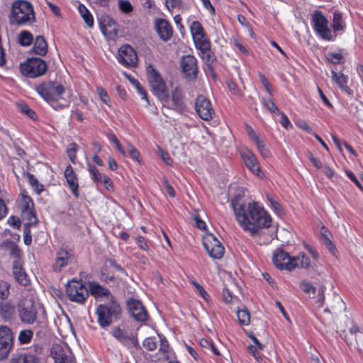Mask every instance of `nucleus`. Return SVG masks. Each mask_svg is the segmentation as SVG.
Masks as SVG:
<instances>
[{
  "label": "nucleus",
  "mask_w": 363,
  "mask_h": 363,
  "mask_svg": "<svg viewBox=\"0 0 363 363\" xmlns=\"http://www.w3.org/2000/svg\"><path fill=\"white\" fill-rule=\"evenodd\" d=\"M118 61L126 67L136 66L138 56L134 49L129 45H123L118 49Z\"/></svg>",
  "instance_id": "14"
},
{
  "label": "nucleus",
  "mask_w": 363,
  "mask_h": 363,
  "mask_svg": "<svg viewBox=\"0 0 363 363\" xmlns=\"http://www.w3.org/2000/svg\"><path fill=\"white\" fill-rule=\"evenodd\" d=\"M195 110L199 116L203 121H209L215 114L211 101L203 95L197 96L195 102Z\"/></svg>",
  "instance_id": "13"
},
{
  "label": "nucleus",
  "mask_w": 363,
  "mask_h": 363,
  "mask_svg": "<svg viewBox=\"0 0 363 363\" xmlns=\"http://www.w3.org/2000/svg\"><path fill=\"white\" fill-rule=\"evenodd\" d=\"M118 6L121 12L124 13H129L133 10V6L128 0H119Z\"/></svg>",
  "instance_id": "50"
},
{
  "label": "nucleus",
  "mask_w": 363,
  "mask_h": 363,
  "mask_svg": "<svg viewBox=\"0 0 363 363\" xmlns=\"http://www.w3.org/2000/svg\"><path fill=\"white\" fill-rule=\"evenodd\" d=\"M346 28V23L342 18V14L339 11L333 12L332 31L337 35V33H343Z\"/></svg>",
  "instance_id": "30"
},
{
  "label": "nucleus",
  "mask_w": 363,
  "mask_h": 363,
  "mask_svg": "<svg viewBox=\"0 0 363 363\" xmlns=\"http://www.w3.org/2000/svg\"><path fill=\"white\" fill-rule=\"evenodd\" d=\"M347 52L345 50H340L339 52H329L325 55L328 62L333 65L343 64L345 62Z\"/></svg>",
  "instance_id": "33"
},
{
  "label": "nucleus",
  "mask_w": 363,
  "mask_h": 363,
  "mask_svg": "<svg viewBox=\"0 0 363 363\" xmlns=\"http://www.w3.org/2000/svg\"><path fill=\"white\" fill-rule=\"evenodd\" d=\"M267 199L269 202V206L279 215L284 213V209L275 200L272 194H267Z\"/></svg>",
  "instance_id": "46"
},
{
  "label": "nucleus",
  "mask_w": 363,
  "mask_h": 363,
  "mask_svg": "<svg viewBox=\"0 0 363 363\" xmlns=\"http://www.w3.org/2000/svg\"><path fill=\"white\" fill-rule=\"evenodd\" d=\"M147 76L152 93L163 103L164 105L170 106L169 96L166 83L158 71L149 65L147 68Z\"/></svg>",
  "instance_id": "5"
},
{
  "label": "nucleus",
  "mask_w": 363,
  "mask_h": 363,
  "mask_svg": "<svg viewBox=\"0 0 363 363\" xmlns=\"http://www.w3.org/2000/svg\"><path fill=\"white\" fill-rule=\"evenodd\" d=\"M255 144L257 150L263 158H269L271 157V152L266 147L264 141L262 139L255 143Z\"/></svg>",
  "instance_id": "49"
},
{
  "label": "nucleus",
  "mask_w": 363,
  "mask_h": 363,
  "mask_svg": "<svg viewBox=\"0 0 363 363\" xmlns=\"http://www.w3.org/2000/svg\"><path fill=\"white\" fill-rule=\"evenodd\" d=\"M3 247L5 248L11 257L13 259V261H22V252L14 242H5L3 244Z\"/></svg>",
  "instance_id": "32"
},
{
  "label": "nucleus",
  "mask_w": 363,
  "mask_h": 363,
  "mask_svg": "<svg viewBox=\"0 0 363 363\" xmlns=\"http://www.w3.org/2000/svg\"><path fill=\"white\" fill-rule=\"evenodd\" d=\"M126 304L131 315L137 321L145 322L147 320V312L140 301L130 298L127 301Z\"/></svg>",
  "instance_id": "18"
},
{
  "label": "nucleus",
  "mask_w": 363,
  "mask_h": 363,
  "mask_svg": "<svg viewBox=\"0 0 363 363\" xmlns=\"http://www.w3.org/2000/svg\"><path fill=\"white\" fill-rule=\"evenodd\" d=\"M188 21L189 22V30L192 38L206 33L202 24L199 21H193L190 22V18Z\"/></svg>",
  "instance_id": "41"
},
{
  "label": "nucleus",
  "mask_w": 363,
  "mask_h": 363,
  "mask_svg": "<svg viewBox=\"0 0 363 363\" xmlns=\"http://www.w3.org/2000/svg\"><path fill=\"white\" fill-rule=\"evenodd\" d=\"M13 333L10 328L0 326V360L9 356L13 346Z\"/></svg>",
  "instance_id": "12"
},
{
  "label": "nucleus",
  "mask_w": 363,
  "mask_h": 363,
  "mask_svg": "<svg viewBox=\"0 0 363 363\" xmlns=\"http://www.w3.org/2000/svg\"><path fill=\"white\" fill-rule=\"evenodd\" d=\"M65 177L68 186L75 197H79L78 179L71 165L67 166L65 170Z\"/></svg>",
  "instance_id": "24"
},
{
  "label": "nucleus",
  "mask_w": 363,
  "mask_h": 363,
  "mask_svg": "<svg viewBox=\"0 0 363 363\" xmlns=\"http://www.w3.org/2000/svg\"><path fill=\"white\" fill-rule=\"evenodd\" d=\"M154 26L157 35L162 40L167 42L172 38L173 29L169 22L166 19H155Z\"/></svg>",
  "instance_id": "19"
},
{
  "label": "nucleus",
  "mask_w": 363,
  "mask_h": 363,
  "mask_svg": "<svg viewBox=\"0 0 363 363\" xmlns=\"http://www.w3.org/2000/svg\"><path fill=\"white\" fill-rule=\"evenodd\" d=\"M109 140L110 142L113 143L115 145H116V149L123 155V156H126V154H125V150L123 149V147H121L120 143H119V140H118V138H116V136L115 135H111L109 138Z\"/></svg>",
  "instance_id": "58"
},
{
  "label": "nucleus",
  "mask_w": 363,
  "mask_h": 363,
  "mask_svg": "<svg viewBox=\"0 0 363 363\" xmlns=\"http://www.w3.org/2000/svg\"><path fill=\"white\" fill-rule=\"evenodd\" d=\"M9 363H40V359L35 354L22 353L13 355Z\"/></svg>",
  "instance_id": "29"
},
{
  "label": "nucleus",
  "mask_w": 363,
  "mask_h": 363,
  "mask_svg": "<svg viewBox=\"0 0 363 363\" xmlns=\"http://www.w3.org/2000/svg\"><path fill=\"white\" fill-rule=\"evenodd\" d=\"M262 104L272 113H280V111L271 98H262Z\"/></svg>",
  "instance_id": "47"
},
{
  "label": "nucleus",
  "mask_w": 363,
  "mask_h": 363,
  "mask_svg": "<svg viewBox=\"0 0 363 363\" xmlns=\"http://www.w3.org/2000/svg\"><path fill=\"white\" fill-rule=\"evenodd\" d=\"M71 253L64 248H60L57 252L55 259V262L53 264V269L55 271H61V269L66 267L71 260Z\"/></svg>",
  "instance_id": "25"
},
{
  "label": "nucleus",
  "mask_w": 363,
  "mask_h": 363,
  "mask_svg": "<svg viewBox=\"0 0 363 363\" xmlns=\"http://www.w3.org/2000/svg\"><path fill=\"white\" fill-rule=\"evenodd\" d=\"M67 294L72 301L82 303L89 296V292L84 284L72 280L67 284Z\"/></svg>",
  "instance_id": "10"
},
{
  "label": "nucleus",
  "mask_w": 363,
  "mask_h": 363,
  "mask_svg": "<svg viewBox=\"0 0 363 363\" xmlns=\"http://www.w3.org/2000/svg\"><path fill=\"white\" fill-rule=\"evenodd\" d=\"M77 150V145L75 143H72L67 150V156L72 163L75 162Z\"/></svg>",
  "instance_id": "55"
},
{
  "label": "nucleus",
  "mask_w": 363,
  "mask_h": 363,
  "mask_svg": "<svg viewBox=\"0 0 363 363\" xmlns=\"http://www.w3.org/2000/svg\"><path fill=\"white\" fill-rule=\"evenodd\" d=\"M89 289L91 294L96 298L106 297L107 301H111V297H113L110 291L96 281L89 283Z\"/></svg>",
  "instance_id": "27"
},
{
  "label": "nucleus",
  "mask_w": 363,
  "mask_h": 363,
  "mask_svg": "<svg viewBox=\"0 0 363 363\" xmlns=\"http://www.w3.org/2000/svg\"><path fill=\"white\" fill-rule=\"evenodd\" d=\"M313 27L318 35L327 41H333L336 35L333 33L329 26L328 18L321 11H315L311 17Z\"/></svg>",
  "instance_id": "6"
},
{
  "label": "nucleus",
  "mask_w": 363,
  "mask_h": 363,
  "mask_svg": "<svg viewBox=\"0 0 363 363\" xmlns=\"http://www.w3.org/2000/svg\"><path fill=\"white\" fill-rule=\"evenodd\" d=\"M331 77L333 81L338 87L347 94L351 96L353 94L352 90L347 86L348 77L342 72L331 71Z\"/></svg>",
  "instance_id": "22"
},
{
  "label": "nucleus",
  "mask_w": 363,
  "mask_h": 363,
  "mask_svg": "<svg viewBox=\"0 0 363 363\" xmlns=\"http://www.w3.org/2000/svg\"><path fill=\"white\" fill-rule=\"evenodd\" d=\"M278 115L281 116L279 123L284 128L288 130L292 127L289 119L284 113L280 111V113H278Z\"/></svg>",
  "instance_id": "57"
},
{
  "label": "nucleus",
  "mask_w": 363,
  "mask_h": 363,
  "mask_svg": "<svg viewBox=\"0 0 363 363\" xmlns=\"http://www.w3.org/2000/svg\"><path fill=\"white\" fill-rule=\"evenodd\" d=\"M28 182L33 191L40 195L44 191V186L39 182L38 179L32 174L28 173Z\"/></svg>",
  "instance_id": "42"
},
{
  "label": "nucleus",
  "mask_w": 363,
  "mask_h": 363,
  "mask_svg": "<svg viewBox=\"0 0 363 363\" xmlns=\"http://www.w3.org/2000/svg\"><path fill=\"white\" fill-rule=\"evenodd\" d=\"M320 235H321V238H322L324 243L327 242L328 241L331 240V239H330V238L332 236L331 233L324 226H323L321 228Z\"/></svg>",
  "instance_id": "62"
},
{
  "label": "nucleus",
  "mask_w": 363,
  "mask_h": 363,
  "mask_svg": "<svg viewBox=\"0 0 363 363\" xmlns=\"http://www.w3.org/2000/svg\"><path fill=\"white\" fill-rule=\"evenodd\" d=\"M182 91L179 87H175L171 94L172 107L181 108L183 104Z\"/></svg>",
  "instance_id": "40"
},
{
  "label": "nucleus",
  "mask_w": 363,
  "mask_h": 363,
  "mask_svg": "<svg viewBox=\"0 0 363 363\" xmlns=\"http://www.w3.org/2000/svg\"><path fill=\"white\" fill-rule=\"evenodd\" d=\"M78 11L87 26L89 28L93 27L94 23V18L88 9L84 4H81L78 6Z\"/></svg>",
  "instance_id": "38"
},
{
  "label": "nucleus",
  "mask_w": 363,
  "mask_h": 363,
  "mask_svg": "<svg viewBox=\"0 0 363 363\" xmlns=\"http://www.w3.org/2000/svg\"><path fill=\"white\" fill-rule=\"evenodd\" d=\"M0 314L5 320H11L16 316V308L10 301H0Z\"/></svg>",
  "instance_id": "28"
},
{
  "label": "nucleus",
  "mask_w": 363,
  "mask_h": 363,
  "mask_svg": "<svg viewBox=\"0 0 363 363\" xmlns=\"http://www.w3.org/2000/svg\"><path fill=\"white\" fill-rule=\"evenodd\" d=\"M293 264L296 267L308 269L311 267V260L304 252H300L297 256L293 257Z\"/></svg>",
  "instance_id": "36"
},
{
  "label": "nucleus",
  "mask_w": 363,
  "mask_h": 363,
  "mask_svg": "<svg viewBox=\"0 0 363 363\" xmlns=\"http://www.w3.org/2000/svg\"><path fill=\"white\" fill-rule=\"evenodd\" d=\"M22 263V261H13L12 273L17 282L23 286H26L29 284V279L23 268Z\"/></svg>",
  "instance_id": "23"
},
{
  "label": "nucleus",
  "mask_w": 363,
  "mask_h": 363,
  "mask_svg": "<svg viewBox=\"0 0 363 363\" xmlns=\"http://www.w3.org/2000/svg\"><path fill=\"white\" fill-rule=\"evenodd\" d=\"M163 186L164 189L166 190V192L169 194L171 197H174L176 194L174 191V188L172 186V185L169 184V182L165 179L163 181Z\"/></svg>",
  "instance_id": "61"
},
{
  "label": "nucleus",
  "mask_w": 363,
  "mask_h": 363,
  "mask_svg": "<svg viewBox=\"0 0 363 363\" xmlns=\"http://www.w3.org/2000/svg\"><path fill=\"white\" fill-rule=\"evenodd\" d=\"M96 91L101 100L106 105L110 106V98L106 91L101 86L96 87Z\"/></svg>",
  "instance_id": "52"
},
{
  "label": "nucleus",
  "mask_w": 363,
  "mask_h": 363,
  "mask_svg": "<svg viewBox=\"0 0 363 363\" xmlns=\"http://www.w3.org/2000/svg\"><path fill=\"white\" fill-rule=\"evenodd\" d=\"M36 92L55 110L67 107L70 103V94L57 81L45 82L36 85Z\"/></svg>",
  "instance_id": "2"
},
{
  "label": "nucleus",
  "mask_w": 363,
  "mask_h": 363,
  "mask_svg": "<svg viewBox=\"0 0 363 363\" xmlns=\"http://www.w3.org/2000/svg\"><path fill=\"white\" fill-rule=\"evenodd\" d=\"M182 68L186 77L194 79L198 72L197 60L192 55H186L182 59Z\"/></svg>",
  "instance_id": "21"
},
{
  "label": "nucleus",
  "mask_w": 363,
  "mask_h": 363,
  "mask_svg": "<svg viewBox=\"0 0 363 363\" xmlns=\"http://www.w3.org/2000/svg\"><path fill=\"white\" fill-rule=\"evenodd\" d=\"M18 206L22 216L28 220V225L37 223L38 219L34 212L33 201L26 190L21 191L18 199Z\"/></svg>",
  "instance_id": "9"
},
{
  "label": "nucleus",
  "mask_w": 363,
  "mask_h": 363,
  "mask_svg": "<svg viewBox=\"0 0 363 363\" xmlns=\"http://www.w3.org/2000/svg\"><path fill=\"white\" fill-rule=\"evenodd\" d=\"M191 284L198 290L200 295L206 300H207V298L208 297V293L206 291V290L203 289V287L199 284L195 279H192L190 281Z\"/></svg>",
  "instance_id": "56"
},
{
  "label": "nucleus",
  "mask_w": 363,
  "mask_h": 363,
  "mask_svg": "<svg viewBox=\"0 0 363 363\" xmlns=\"http://www.w3.org/2000/svg\"><path fill=\"white\" fill-rule=\"evenodd\" d=\"M18 313L21 320L28 325L34 323L37 318V311L33 300L22 298L18 304Z\"/></svg>",
  "instance_id": "8"
},
{
  "label": "nucleus",
  "mask_w": 363,
  "mask_h": 363,
  "mask_svg": "<svg viewBox=\"0 0 363 363\" xmlns=\"http://www.w3.org/2000/svg\"><path fill=\"white\" fill-rule=\"evenodd\" d=\"M33 51L39 55H45L48 52V45L44 37L42 35L37 36L33 46Z\"/></svg>",
  "instance_id": "34"
},
{
  "label": "nucleus",
  "mask_w": 363,
  "mask_h": 363,
  "mask_svg": "<svg viewBox=\"0 0 363 363\" xmlns=\"http://www.w3.org/2000/svg\"><path fill=\"white\" fill-rule=\"evenodd\" d=\"M112 334L115 338L125 346L137 347L139 345L137 337L132 333H128L120 328H114Z\"/></svg>",
  "instance_id": "20"
},
{
  "label": "nucleus",
  "mask_w": 363,
  "mask_h": 363,
  "mask_svg": "<svg viewBox=\"0 0 363 363\" xmlns=\"http://www.w3.org/2000/svg\"><path fill=\"white\" fill-rule=\"evenodd\" d=\"M160 352H162L165 357L167 358L168 352H169V343L167 339L160 335Z\"/></svg>",
  "instance_id": "54"
},
{
  "label": "nucleus",
  "mask_w": 363,
  "mask_h": 363,
  "mask_svg": "<svg viewBox=\"0 0 363 363\" xmlns=\"http://www.w3.org/2000/svg\"><path fill=\"white\" fill-rule=\"evenodd\" d=\"M272 262L278 269L281 270L291 271L295 269L296 264H293V257L281 249L274 251Z\"/></svg>",
  "instance_id": "16"
},
{
  "label": "nucleus",
  "mask_w": 363,
  "mask_h": 363,
  "mask_svg": "<svg viewBox=\"0 0 363 363\" xmlns=\"http://www.w3.org/2000/svg\"><path fill=\"white\" fill-rule=\"evenodd\" d=\"M297 126H298L302 130L306 131L308 133L313 135V133H315L313 129L308 125V123L304 121H300L296 123Z\"/></svg>",
  "instance_id": "63"
},
{
  "label": "nucleus",
  "mask_w": 363,
  "mask_h": 363,
  "mask_svg": "<svg viewBox=\"0 0 363 363\" xmlns=\"http://www.w3.org/2000/svg\"><path fill=\"white\" fill-rule=\"evenodd\" d=\"M165 5L171 13H173L175 10L179 11L188 9L183 0H165Z\"/></svg>",
  "instance_id": "39"
},
{
  "label": "nucleus",
  "mask_w": 363,
  "mask_h": 363,
  "mask_svg": "<svg viewBox=\"0 0 363 363\" xmlns=\"http://www.w3.org/2000/svg\"><path fill=\"white\" fill-rule=\"evenodd\" d=\"M19 43L23 46H28L33 40L32 34L27 30L20 33L18 37Z\"/></svg>",
  "instance_id": "44"
},
{
  "label": "nucleus",
  "mask_w": 363,
  "mask_h": 363,
  "mask_svg": "<svg viewBox=\"0 0 363 363\" xmlns=\"http://www.w3.org/2000/svg\"><path fill=\"white\" fill-rule=\"evenodd\" d=\"M230 206L239 226L256 239L258 244L266 245L274 239V235L272 233L262 240L264 230L272 226V219L261 204L253 201L246 205L239 198L235 197L231 199Z\"/></svg>",
  "instance_id": "1"
},
{
  "label": "nucleus",
  "mask_w": 363,
  "mask_h": 363,
  "mask_svg": "<svg viewBox=\"0 0 363 363\" xmlns=\"http://www.w3.org/2000/svg\"><path fill=\"white\" fill-rule=\"evenodd\" d=\"M33 337V333L31 330H21L18 335V340L21 344L29 343Z\"/></svg>",
  "instance_id": "45"
},
{
  "label": "nucleus",
  "mask_w": 363,
  "mask_h": 363,
  "mask_svg": "<svg viewBox=\"0 0 363 363\" xmlns=\"http://www.w3.org/2000/svg\"><path fill=\"white\" fill-rule=\"evenodd\" d=\"M86 165L87 170L89 173V176L92 182L96 184H102L104 177H105L106 174L100 173L98 169L90 162H87Z\"/></svg>",
  "instance_id": "37"
},
{
  "label": "nucleus",
  "mask_w": 363,
  "mask_h": 363,
  "mask_svg": "<svg viewBox=\"0 0 363 363\" xmlns=\"http://www.w3.org/2000/svg\"><path fill=\"white\" fill-rule=\"evenodd\" d=\"M125 76L129 79L130 82L135 86L138 94L140 96L141 99L144 100L147 105L150 104L147 94L145 89L142 86L138 80L132 77L130 75L124 73Z\"/></svg>",
  "instance_id": "35"
},
{
  "label": "nucleus",
  "mask_w": 363,
  "mask_h": 363,
  "mask_svg": "<svg viewBox=\"0 0 363 363\" xmlns=\"http://www.w3.org/2000/svg\"><path fill=\"white\" fill-rule=\"evenodd\" d=\"M102 183L104 184L105 188L108 191H113L114 187H113V182L111 181V179L107 175L104 177Z\"/></svg>",
  "instance_id": "64"
},
{
  "label": "nucleus",
  "mask_w": 363,
  "mask_h": 363,
  "mask_svg": "<svg viewBox=\"0 0 363 363\" xmlns=\"http://www.w3.org/2000/svg\"><path fill=\"white\" fill-rule=\"evenodd\" d=\"M300 288L302 291L307 294L309 297L316 298V303L319 308L323 306L325 290L324 286H320L316 288L311 282L303 281L300 284Z\"/></svg>",
  "instance_id": "15"
},
{
  "label": "nucleus",
  "mask_w": 363,
  "mask_h": 363,
  "mask_svg": "<svg viewBox=\"0 0 363 363\" xmlns=\"http://www.w3.org/2000/svg\"><path fill=\"white\" fill-rule=\"evenodd\" d=\"M240 155L247 168L255 175L262 178V174L258 160L256 155L250 150L245 149L241 151Z\"/></svg>",
  "instance_id": "17"
},
{
  "label": "nucleus",
  "mask_w": 363,
  "mask_h": 363,
  "mask_svg": "<svg viewBox=\"0 0 363 363\" xmlns=\"http://www.w3.org/2000/svg\"><path fill=\"white\" fill-rule=\"evenodd\" d=\"M96 313L98 323L101 328L109 326L114 319H119L121 313L120 304L114 297H111V301L97 306Z\"/></svg>",
  "instance_id": "4"
},
{
  "label": "nucleus",
  "mask_w": 363,
  "mask_h": 363,
  "mask_svg": "<svg viewBox=\"0 0 363 363\" xmlns=\"http://www.w3.org/2000/svg\"><path fill=\"white\" fill-rule=\"evenodd\" d=\"M237 317L240 324L242 325H248L250 323V314L245 307L238 310Z\"/></svg>",
  "instance_id": "43"
},
{
  "label": "nucleus",
  "mask_w": 363,
  "mask_h": 363,
  "mask_svg": "<svg viewBox=\"0 0 363 363\" xmlns=\"http://www.w3.org/2000/svg\"><path fill=\"white\" fill-rule=\"evenodd\" d=\"M35 21V14L31 3L26 0H16L13 2L9 15L11 25L22 26L30 25Z\"/></svg>",
  "instance_id": "3"
},
{
  "label": "nucleus",
  "mask_w": 363,
  "mask_h": 363,
  "mask_svg": "<svg viewBox=\"0 0 363 363\" xmlns=\"http://www.w3.org/2000/svg\"><path fill=\"white\" fill-rule=\"evenodd\" d=\"M143 347L149 351H153L157 348V342L154 337H147L143 342Z\"/></svg>",
  "instance_id": "51"
},
{
  "label": "nucleus",
  "mask_w": 363,
  "mask_h": 363,
  "mask_svg": "<svg viewBox=\"0 0 363 363\" xmlns=\"http://www.w3.org/2000/svg\"><path fill=\"white\" fill-rule=\"evenodd\" d=\"M19 108L21 112L27 115L30 118L35 119L36 113L33 110L30 108V107L28 105L25 104H19Z\"/></svg>",
  "instance_id": "53"
},
{
  "label": "nucleus",
  "mask_w": 363,
  "mask_h": 363,
  "mask_svg": "<svg viewBox=\"0 0 363 363\" xmlns=\"http://www.w3.org/2000/svg\"><path fill=\"white\" fill-rule=\"evenodd\" d=\"M10 294V284L4 281H0V301L7 299Z\"/></svg>",
  "instance_id": "48"
},
{
  "label": "nucleus",
  "mask_w": 363,
  "mask_h": 363,
  "mask_svg": "<svg viewBox=\"0 0 363 363\" xmlns=\"http://www.w3.org/2000/svg\"><path fill=\"white\" fill-rule=\"evenodd\" d=\"M51 355L55 360V363H73L72 357L67 355L63 348L59 345L52 346Z\"/></svg>",
  "instance_id": "26"
},
{
  "label": "nucleus",
  "mask_w": 363,
  "mask_h": 363,
  "mask_svg": "<svg viewBox=\"0 0 363 363\" xmlns=\"http://www.w3.org/2000/svg\"><path fill=\"white\" fill-rule=\"evenodd\" d=\"M47 69L46 62L40 58H30L20 65L21 72L30 78L40 77Z\"/></svg>",
  "instance_id": "7"
},
{
  "label": "nucleus",
  "mask_w": 363,
  "mask_h": 363,
  "mask_svg": "<svg viewBox=\"0 0 363 363\" xmlns=\"http://www.w3.org/2000/svg\"><path fill=\"white\" fill-rule=\"evenodd\" d=\"M246 131L251 139L255 143L260 140L258 134L250 125H246Z\"/></svg>",
  "instance_id": "60"
},
{
  "label": "nucleus",
  "mask_w": 363,
  "mask_h": 363,
  "mask_svg": "<svg viewBox=\"0 0 363 363\" xmlns=\"http://www.w3.org/2000/svg\"><path fill=\"white\" fill-rule=\"evenodd\" d=\"M259 79H260L262 84L263 85V86L264 87L266 91L268 92V94L269 95H272V86H271L269 81L265 77V76L263 74H260Z\"/></svg>",
  "instance_id": "59"
},
{
  "label": "nucleus",
  "mask_w": 363,
  "mask_h": 363,
  "mask_svg": "<svg viewBox=\"0 0 363 363\" xmlns=\"http://www.w3.org/2000/svg\"><path fill=\"white\" fill-rule=\"evenodd\" d=\"M203 245L211 257L220 259L224 255V247L220 242L212 233H207L203 237Z\"/></svg>",
  "instance_id": "11"
},
{
  "label": "nucleus",
  "mask_w": 363,
  "mask_h": 363,
  "mask_svg": "<svg viewBox=\"0 0 363 363\" xmlns=\"http://www.w3.org/2000/svg\"><path fill=\"white\" fill-rule=\"evenodd\" d=\"M192 39L196 48L199 51L206 52L208 51V48H211V42L206 33L197 35Z\"/></svg>",
  "instance_id": "31"
}]
</instances>
